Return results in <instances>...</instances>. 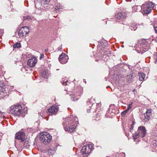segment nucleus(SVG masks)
<instances>
[{
	"label": "nucleus",
	"instance_id": "obj_1",
	"mask_svg": "<svg viewBox=\"0 0 157 157\" xmlns=\"http://www.w3.org/2000/svg\"><path fill=\"white\" fill-rule=\"evenodd\" d=\"M78 121V117L73 115L65 118L63 124L65 130L70 132L75 131Z\"/></svg>",
	"mask_w": 157,
	"mask_h": 157
},
{
	"label": "nucleus",
	"instance_id": "obj_2",
	"mask_svg": "<svg viewBox=\"0 0 157 157\" xmlns=\"http://www.w3.org/2000/svg\"><path fill=\"white\" fill-rule=\"evenodd\" d=\"M108 51L105 50V49H103L100 52H98L97 53L94 52H92V54H90V57L95 59V61H98L102 59L104 61H106L107 59L106 57H108V56L107 55L108 54Z\"/></svg>",
	"mask_w": 157,
	"mask_h": 157
},
{
	"label": "nucleus",
	"instance_id": "obj_3",
	"mask_svg": "<svg viewBox=\"0 0 157 157\" xmlns=\"http://www.w3.org/2000/svg\"><path fill=\"white\" fill-rule=\"evenodd\" d=\"M146 40L143 39L140 41V43L136 46V50L138 53L143 54L148 51L149 46L147 45Z\"/></svg>",
	"mask_w": 157,
	"mask_h": 157
},
{
	"label": "nucleus",
	"instance_id": "obj_4",
	"mask_svg": "<svg viewBox=\"0 0 157 157\" xmlns=\"http://www.w3.org/2000/svg\"><path fill=\"white\" fill-rule=\"evenodd\" d=\"M146 132L147 130L144 126H139L138 128L137 131L132 134L133 139L135 140L139 138V136L141 138H144L145 136Z\"/></svg>",
	"mask_w": 157,
	"mask_h": 157
},
{
	"label": "nucleus",
	"instance_id": "obj_5",
	"mask_svg": "<svg viewBox=\"0 0 157 157\" xmlns=\"http://www.w3.org/2000/svg\"><path fill=\"white\" fill-rule=\"evenodd\" d=\"M130 67H131V66L127 64L121 63L118 64L113 68V70L114 71V73L113 74L114 75H115V74H116L117 75H118L115 72H117L118 70L122 72H126L127 69L130 70L132 68H130Z\"/></svg>",
	"mask_w": 157,
	"mask_h": 157
},
{
	"label": "nucleus",
	"instance_id": "obj_6",
	"mask_svg": "<svg viewBox=\"0 0 157 157\" xmlns=\"http://www.w3.org/2000/svg\"><path fill=\"white\" fill-rule=\"evenodd\" d=\"M10 111L14 116L19 117L22 114V107L20 105H13L10 107Z\"/></svg>",
	"mask_w": 157,
	"mask_h": 157
},
{
	"label": "nucleus",
	"instance_id": "obj_7",
	"mask_svg": "<svg viewBox=\"0 0 157 157\" xmlns=\"http://www.w3.org/2000/svg\"><path fill=\"white\" fill-rule=\"evenodd\" d=\"M52 139V136L47 132H42L40 134V140L44 144L50 142Z\"/></svg>",
	"mask_w": 157,
	"mask_h": 157
},
{
	"label": "nucleus",
	"instance_id": "obj_8",
	"mask_svg": "<svg viewBox=\"0 0 157 157\" xmlns=\"http://www.w3.org/2000/svg\"><path fill=\"white\" fill-rule=\"evenodd\" d=\"M29 32V29L28 27L25 26L21 27L18 33L20 37H23L25 36Z\"/></svg>",
	"mask_w": 157,
	"mask_h": 157
},
{
	"label": "nucleus",
	"instance_id": "obj_9",
	"mask_svg": "<svg viewBox=\"0 0 157 157\" xmlns=\"http://www.w3.org/2000/svg\"><path fill=\"white\" fill-rule=\"evenodd\" d=\"M88 146L87 144L84 145L79 153V157H87L88 155V151L87 150V146Z\"/></svg>",
	"mask_w": 157,
	"mask_h": 157
},
{
	"label": "nucleus",
	"instance_id": "obj_10",
	"mask_svg": "<svg viewBox=\"0 0 157 157\" xmlns=\"http://www.w3.org/2000/svg\"><path fill=\"white\" fill-rule=\"evenodd\" d=\"M51 0H34L35 6H40L42 5L48 4Z\"/></svg>",
	"mask_w": 157,
	"mask_h": 157
},
{
	"label": "nucleus",
	"instance_id": "obj_11",
	"mask_svg": "<svg viewBox=\"0 0 157 157\" xmlns=\"http://www.w3.org/2000/svg\"><path fill=\"white\" fill-rule=\"evenodd\" d=\"M68 59V58L67 55L64 53H62L60 55L59 60L61 63L63 64L67 62Z\"/></svg>",
	"mask_w": 157,
	"mask_h": 157
},
{
	"label": "nucleus",
	"instance_id": "obj_12",
	"mask_svg": "<svg viewBox=\"0 0 157 157\" xmlns=\"http://www.w3.org/2000/svg\"><path fill=\"white\" fill-rule=\"evenodd\" d=\"M15 138L22 141H24L25 140V134L23 132H20L17 133L15 134Z\"/></svg>",
	"mask_w": 157,
	"mask_h": 157
},
{
	"label": "nucleus",
	"instance_id": "obj_13",
	"mask_svg": "<svg viewBox=\"0 0 157 157\" xmlns=\"http://www.w3.org/2000/svg\"><path fill=\"white\" fill-rule=\"evenodd\" d=\"M107 41H106L104 43L102 41H100L98 42V50L97 52H100L101 50H102L103 49H105V48L107 45Z\"/></svg>",
	"mask_w": 157,
	"mask_h": 157
},
{
	"label": "nucleus",
	"instance_id": "obj_14",
	"mask_svg": "<svg viewBox=\"0 0 157 157\" xmlns=\"http://www.w3.org/2000/svg\"><path fill=\"white\" fill-rule=\"evenodd\" d=\"M37 62V59L36 58L29 59L27 62V64L29 66L31 67H33L35 66Z\"/></svg>",
	"mask_w": 157,
	"mask_h": 157
},
{
	"label": "nucleus",
	"instance_id": "obj_15",
	"mask_svg": "<svg viewBox=\"0 0 157 157\" xmlns=\"http://www.w3.org/2000/svg\"><path fill=\"white\" fill-rule=\"evenodd\" d=\"M59 108L58 107L52 106L49 108L48 110V111L49 113L55 114H56Z\"/></svg>",
	"mask_w": 157,
	"mask_h": 157
},
{
	"label": "nucleus",
	"instance_id": "obj_16",
	"mask_svg": "<svg viewBox=\"0 0 157 157\" xmlns=\"http://www.w3.org/2000/svg\"><path fill=\"white\" fill-rule=\"evenodd\" d=\"M126 16V14L124 12L117 13L115 15L116 17L118 19H124L125 18Z\"/></svg>",
	"mask_w": 157,
	"mask_h": 157
},
{
	"label": "nucleus",
	"instance_id": "obj_17",
	"mask_svg": "<svg viewBox=\"0 0 157 157\" xmlns=\"http://www.w3.org/2000/svg\"><path fill=\"white\" fill-rule=\"evenodd\" d=\"M148 6L145 5L143 9L144 12L146 14H148L150 13L152 10V9L150 8Z\"/></svg>",
	"mask_w": 157,
	"mask_h": 157
},
{
	"label": "nucleus",
	"instance_id": "obj_18",
	"mask_svg": "<svg viewBox=\"0 0 157 157\" xmlns=\"http://www.w3.org/2000/svg\"><path fill=\"white\" fill-rule=\"evenodd\" d=\"M138 74L139 77V81H142L144 80L145 77V74L142 72H139Z\"/></svg>",
	"mask_w": 157,
	"mask_h": 157
},
{
	"label": "nucleus",
	"instance_id": "obj_19",
	"mask_svg": "<svg viewBox=\"0 0 157 157\" xmlns=\"http://www.w3.org/2000/svg\"><path fill=\"white\" fill-rule=\"evenodd\" d=\"M130 71V74L127 75L126 76V78L129 81L131 82L132 81V79L133 78V72L132 71V69H131Z\"/></svg>",
	"mask_w": 157,
	"mask_h": 157
},
{
	"label": "nucleus",
	"instance_id": "obj_20",
	"mask_svg": "<svg viewBox=\"0 0 157 157\" xmlns=\"http://www.w3.org/2000/svg\"><path fill=\"white\" fill-rule=\"evenodd\" d=\"M95 101L94 99H93V100H92V99H91L90 100H89V102L90 103V104H92L91 106H90V104L89 103V106H90V107H92L93 106H95L96 105L97 106H100L101 105V104H100V103H99L98 104H97L96 105L94 104Z\"/></svg>",
	"mask_w": 157,
	"mask_h": 157
},
{
	"label": "nucleus",
	"instance_id": "obj_21",
	"mask_svg": "<svg viewBox=\"0 0 157 157\" xmlns=\"http://www.w3.org/2000/svg\"><path fill=\"white\" fill-rule=\"evenodd\" d=\"M151 113L144 114V116L145 119L144 120L146 122H147L151 117Z\"/></svg>",
	"mask_w": 157,
	"mask_h": 157
},
{
	"label": "nucleus",
	"instance_id": "obj_22",
	"mask_svg": "<svg viewBox=\"0 0 157 157\" xmlns=\"http://www.w3.org/2000/svg\"><path fill=\"white\" fill-rule=\"evenodd\" d=\"M119 113V111L118 108H116L114 109L111 110V112L110 114L111 113H113L115 115H117Z\"/></svg>",
	"mask_w": 157,
	"mask_h": 157
},
{
	"label": "nucleus",
	"instance_id": "obj_23",
	"mask_svg": "<svg viewBox=\"0 0 157 157\" xmlns=\"http://www.w3.org/2000/svg\"><path fill=\"white\" fill-rule=\"evenodd\" d=\"M55 151L54 149H51L48 150V154L49 155H53L55 153Z\"/></svg>",
	"mask_w": 157,
	"mask_h": 157
},
{
	"label": "nucleus",
	"instance_id": "obj_24",
	"mask_svg": "<svg viewBox=\"0 0 157 157\" xmlns=\"http://www.w3.org/2000/svg\"><path fill=\"white\" fill-rule=\"evenodd\" d=\"M5 86L4 84L1 82H0V94L3 91V89H4V86Z\"/></svg>",
	"mask_w": 157,
	"mask_h": 157
},
{
	"label": "nucleus",
	"instance_id": "obj_25",
	"mask_svg": "<svg viewBox=\"0 0 157 157\" xmlns=\"http://www.w3.org/2000/svg\"><path fill=\"white\" fill-rule=\"evenodd\" d=\"M71 98L72 99V100L74 101H77L78 99V98L76 97L75 95V94H72V95H70Z\"/></svg>",
	"mask_w": 157,
	"mask_h": 157
},
{
	"label": "nucleus",
	"instance_id": "obj_26",
	"mask_svg": "<svg viewBox=\"0 0 157 157\" xmlns=\"http://www.w3.org/2000/svg\"><path fill=\"white\" fill-rule=\"evenodd\" d=\"M111 110L110 109H109L106 111V113L105 114V116L106 117H110L111 114H109V113H111Z\"/></svg>",
	"mask_w": 157,
	"mask_h": 157
},
{
	"label": "nucleus",
	"instance_id": "obj_27",
	"mask_svg": "<svg viewBox=\"0 0 157 157\" xmlns=\"http://www.w3.org/2000/svg\"><path fill=\"white\" fill-rule=\"evenodd\" d=\"M146 6H148L150 8H151L153 9V8L154 7V5L152 2H149L147 4Z\"/></svg>",
	"mask_w": 157,
	"mask_h": 157
},
{
	"label": "nucleus",
	"instance_id": "obj_28",
	"mask_svg": "<svg viewBox=\"0 0 157 157\" xmlns=\"http://www.w3.org/2000/svg\"><path fill=\"white\" fill-rule=\"evenodd\" d=\"M90 142H89V149H90L91 151H92L94 149V144L92 143H90L89 144Z\"/></svg>",
	"mask_w": 157,
	"mask_h": 157
},
{
	"label": "nucleus",
	"instance_id": "obj_29",
	"mask_svg": "<svg viewBox=\"0 0 157 157\" xmlns=\"http://www.w3.org/2000/svg\"><path fill=\"white\" fill-rule=\"evenodd\" d=\"M137 24L132 25V26L131 27L130 29L131 30H136L137 29Z\"/></svg>",
	"mask_w": 157,
	"mask_h": 157
},
{
	"label": "nucleus",
	"instance_id": "obj_30",
	"mask_svg": "<svg viewBox=\"0 0 157 157\" xmlns=\"http://www.w3.org/2000/svg\"><path fill=\"white\" fill-rule=\"evenodd\" d=\"M61 6L60 5V4H57V5L56 6L55 8V10L56 12H58L59 9H61Z\"/></svg>",
	"mask_w": 157,
	"mask_h": 157
},
{
	"label": "nucleus",
	"instance_id": "obj_31",
	"mask_svg": "<svg viewBox=\"0 0 157 157\" xmlns=\"http://www.w3.org/2000/svg\"><path fill=\"white\" fill-rule=\"evenodd\" d=\"M21 47L20 43H17L13 45V47L14 48H20Z\"/></svg>",
	"mask_w": 157,
	"mask_h": 157
},
{
	"label": "nucleus",
	"instance_id": "obj_32",
	"mask_svg": "<svg viewBox=\"0 0 157 157\" xmlns=\"http://www.w3.org/2000/svg\"><path fill=\"white\" fill-rule=\"evenodd\" d=\"M23 19L24 20H30L31 19V17L29 15L23 17Z\"/></svg>",
	"mask_w": 157,
	"mask_h": 157
},
{
	"label": "nucleus",
	"instance_id": "obj_33",
	"mask_svg": "<svg viewBox=\"0 0 157 157\" xmlns=\"http://www.w3.org/2000/svg\"><path fill=\"white\" fill-rule=\"evenodd\" d=\"M138 6H134L132 7V10L134 12H136L137 11V7Z\"/></svg>",
	"mask_w": 157,
	"mask_h": 157
},
{
	"label": "nucleus",
	"instance_id": "obj_34",
	"mask_svg": "<svg viewBox=\"0 0 157 157\" xmlns=\"http://www.w3.org/2000/svg\"><path fill=\"white\" fill-rule=\"evenodd\" d=\"M5 115V113L4 112H2L0 111V118L3 117Z\"/></svg>",
	"mask_w": 157,
	"mask_h": 157
},
{
	"label": "nucleus",
	"instance_id": "obj_35",
	"mask_svg": "<svg viewBox=\"0 0 157 157\" xmlns=\"http://www.w3.org/2000/svg\"><path fill=\"white\" fill-rule=\"evenodd\" d=\"M133 127H134V125L131 124L130 126V127L129 128V130L132 133V131L133 130Z\"/></svg>",
	"mask_w": 157,
	"mask_h": 157
},
{
	"label": "nucleus",
	"instance_id": "obj_36",
	"mask_svg": "<svg viewBox=\"0 0 157 157\" xmlns=\"http://www.w3.org/2000/svg\"><path fill=\"white\" fill-rule=\"evenodd\" d=\"M132 103H133V102H132L131 103L129 104L128 105L127 108H128V109H129L130 110L131 108H132Z\"/></svg>",
	"mask_w": 157,
	"mask_h": 157
},
{
	"label": "nucleus",
	"instance_id": "obj_37",
	"mask_svg": "<svg viewBox=\"0 0 157 157\" xmlns=\"http://www.w3.org/2000/svg\"><path fill=\"white\" fill-rule=\"evenodd\" d=\"M151 109H147L146 113L145 114L151 113Z\"/></svg>",
	"mask_w": 157,
	"mask_h": 157
},
{
	"label": "nucleus",
	"instance_id": "obj_38",
	"mask_svg": "<svg viewBox=\"0 0 157 157\" xmlns=\"http://www.w3.org/2000/svg\"><path fill=\"white\" fill-rule=\"evenodd\" d=\"M126 113H125V112H124V111L121 112V114L122 117L126 115Z\"/></svg>",
	"mask_w": 157,
	"mask_h": 157
},
{
	"label": "nucleus",
	"instance_id": "obj_39",
	"mask_svg": "<svg viewBox=\"0 0 157 157\" xmlns=\"http://www.w3.org/2000/svg\"><path fill=\"white\" fill-rule=\"evenodd\" d=\"M152 145L154 146H157V144H156V141L154 140V142H153V144H152Z\"/></svg>",
	"mask_w": 157,
	"mask_h": 157
},
{
	"label": "nucleus",
	"instance_id": "obj_40",
	"mask_svg": "<svg viewBox=\"0 0 157 157\" xmlns=\"http://www.w3.org/2000/svg\"><path fill=\"white\" fill-rule=\"evenodd\" d=\"M132 124L134 125L136 123V122H135V119L133 117L132 119Z\"/></svg>",
	"mask_w": 157,
	"mask_h": 157
},
{
	"label": "nucleus",
	"instance_id": "obj_41",
	"mask_svg": "<svg viewBox=\"0 0 157 157\" xmlns=\"http://www.w3.org/2000/svg\"><path fill=\"white\" fill-rule=\"evenodd\" d=\"M44 56V54L43 53L40 54V59H41L42 58H43Z\"/></svg>",
	"mask_w": 157,
	"mask_h": 157
},
{
	"label": "nucleus",
	"instance_id": "obj_42",
	"mask_svg": "<svg viewBox=\"0 0 157 157\" xmlns=\"http://www.w3.org/2000/svg\"><path fill=\"white\" fill-rule=\"evenodd\" d=\"M68 81L67 80V81H66L65 82H63V85H64L65 86H66L67 85V82H68Z\"/></svg>",
	"mask_w": 157,
	"mask_h": 157
},
{
	"label": "nucleus",
	"instance_id": "obj_43",
	"mask_svg": "<svg viewBox=\"0 0 157 157\" xmlns=\"http://www.w3.org/2000/svg\"><path fill=\"white\" fill-rule=\"evenodd\" d=\"M89 47H90V48H93V45L92 44H90L89 45Z\"/></svg>",
	"mask_w": 157,
	"mask_h": 157
},
{
	"label": "nucleus",
	"instance_id": "obj_44",
	"mask_svg": "<svg viewBox=\"0 0 157 157\" xmlns=\"http://www.w3.org/2000/svg\"><path fill=\"white\" fill-rule=\"evenodd\" d=\"M129 110V109H128V108H127V109H126V110H124V112H125V113H127Z\"/></svg>",
	"mask_w": 157,
	"mask_h": 157
},
{
	"label": "nucleus",
	"instance_id": "obj_45",
	"mask_svg": "<svg viewBox=\"0 0 157 157\" xmlns=\"http://www.w3.org/2000/svg\"><path fill=\"white\" fill-rule=\"evenodd\" d=\"M129 110V109H128V108H127V109H126V110H124V112H125V113H127Z\"/></svg>",
	"mask_w": 157,
	"mask_h": 157
},
{
	"label": "nucleus",
	"instance_id": "obj_46",
	"mask_svg": "<svg viewBox=\"0 0 157 157\" xmlns=\"http://www.w3.org/2000/svg\"><path fill=\"white\" fill-rule=\"evenodd\" d=\"M154 30L155 33H157V26L154 27Z\"/></svg>",
	"mask_w": 157,
	"mask_h": 157
},
{
	"label": "nucleus",
	"instance_id": "obj_47",
	"mask_svg": "<svg viewBox=\"0 0 157 157\" xmlns=\"http://www.w3.org/2000/svg\"><path fill=\"white\" fill-rule=\"evenodd\" d=\"M125 135L127 137H128L129 135V134L128 133H126Z\"/></svg>",
	"mask_w": 157,
	"mask_h": 157
},
{
	"label": "nucleus",
	"instance_id": "obj_48",
	"mask_svg": "<svg viewBox=\"0 0 157 157\" xmlns=\"http://www.w3.org/2000/svg\"><path fill=\"white\" fill-rule=\"evenodd\" d=\"M155 63H157V57L156 58L155 61L154 62Z\"/></svg>",
	"mask_w": 157,
	"mask_h": 157
},
{
	"label": "nucleus",
	"instance_id": "obj_49",
	"mask_svg": "<svg viewBox=\"0 0 157 157\" xmlns=\"http://www.w3.org/2000/svg\"><path fill=\"white\" fill-rule=\"evenodd\" d=\"M48 49H45L44 50L45 52H47L48 51Z\"/></svg>",
	"mask_w": 157,
	"mask_h": 157
},
{
	"label": "nucleus",
	"instance_id": "obj_50",
	"mask_svg": "<svg viewBox=\"0 0 157 157\" xmlns=\"http://www.w3.org/2000/svg\"><path fill=\"white\" fill-rule=\"evenodd\" d=\"M155 53H156V54H155V56H156L157 57V52H155Z\"/></svg>",
	"mask_w": 157,
	"mask_h": 157
},
{
	"label": "nucleus",
	"instance_id": "obj_51",
	"mask_svg": "<svg viewBox=\"0 0 157 157\" xmlns=\"http://www.w3.org/2000/svg\"><path fill=\"white\" fill-rule=\"evenodd\" d=\"M83 82L86 83V81L85 79H83Z\"/></svg>",
	"mask_w": 157,
	"mask_h": 157
},
{
	"label": "nucleus",
	"instance_id": "obj_52",
	"mask_svg": "<svg viewBox=\"0 0 157 157\" xmlns=\"http://www.w3.org/2000/svg\"><path fill=\"white\" fill-rule=\"evenodd\" d=\"M136 91V89H134L132 91L133 92H134V91Z\"/></svg>",
	"mask_w": 157,
	"mask_h": 157
},
{
	"label": "nucleus",
	"instance_id": "obj_53",
	"mask_svg": "<svg viewBox=\"0 0 157 157\" xmlns=\"http://www.w3.org/2000/svg\"><path fill=\"white\" fill-rule=\"evenodd\" d=\"M61 48H59H59L58 50H59H59H60V49H61Z\"/></svg>",
	"mask_w": 157,
	"mask_h": 157
},
{
	"label": "nucleus",
	"instance_id": "obj_54",
	"mask_svg": "<svg viewBox=\"0 0 157 157\" xmlns=\"http://www.w3.org/2000/svg\"><path fill=\"white\" fill-rule=\"evenodd\" d=\"M89 113L91 111V110H90V109H89Z\"/></svg>",
	"mask_w": 157,
	"mask_h": 157
},
{
	"label": "nucleus",
	"instance_id": "obj_55",
	"mask_svg": "<svg viewBox=\"0 0 157 157\" xmlns=\"http://www.w3.org/2000/svg\"><path fill=\"white\" fill-rule=\"evenodd\" d=\"M90 109L91 110V109H93V108H91V109Z\"/></svg>",
	"mask_w": 157,
	"mask_h": 157
},
{
	"label": "nucleus",
	"instance_id": "obj_56",
	"mask_svg": "<svg viewBox=\"0 0 157 157\" xmlns=\"http://www.w3.org/2000/svg\"><path fill=\"white\" fill-rule=\"evenodd\" d=\"M91 152H89V155L90 154V153Z\"/></svg>",
	"mask_w": 157,
	"mask_h": 157
},
{
	"label": "nucleus",
	"instance_id": "obj_57",
	"mask_svg": "<svg viewBox=\"0 0 157 157\" xmlns=\"http://www.w3.org/2000/svg\"><path fill=\"white\" fill-rule=\"evenodd\" d=\"M106 24L107 23V21H106Z\"/></svg>",
	"mask_w": 157,
	"mask_h": 157
}]
</instances>
